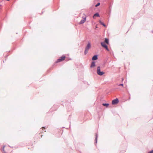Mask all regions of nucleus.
<instances>
[{
    "instance_id": "obj_1",
    "label": "nucleus",
    "mask_w": 153,
    "mask_h": 153,
    "mask_svg": "<svg viewBox=\"0 0 153 153\" xmlns=\"http://www.w3.org/2000/svg\"><path fill=\"white\" fill-rule=\"evenodd\" d=\"M91 47V45L90 43L88 42L85 48V54L86 55L88 53V51Z\"/></svg>"
},
{
    "instance_id": "obj_2",
    "label": "nucleus",
    "mask_w": 153,
    "mask_h": 153,
    "mask_svg": "<svg viewBox=\"0 0 153 153\" xmlns=\"http://www.w3.org/2000/svg\"><path fill=\"white\" fill-rule=\"evenodd\" d=\"M97 74L100 76H102L104 74V72L100 71V66L97 67Z\"/></svg>"
},
{
    "instance_id": "obj_3",
    "label": "nucleus",
    "mask_w": 153,
    "mask_h": 153,
    "mask_svg": "<svg viewBox=\"0 0 153 153\" xmlns=\"http://www.w3.org/2000/svg\"><path fill=\"white\" fill-rule=\"evenodd\" d=\"M9 147L7 146H4L3 148L2 152L3 153H7L9 151Z\"/></svg>"
},
{
    "instance_id": "obj_4",
    "label": "nucleus",
    "mask_w": 153,
    "mask_h": 153,
    "mask_svg": "<svg viewBox=\"0 0 153 153\" xmlns=\"http://www.w3.org/2000/svg\"><path fill=\"white\" fill-rule=\"evenodd\" d=\"M65 56L64 55H63L60 57L59 59H57L56 62L58 63L61 62H62L64 61L65 59Z\"/></svg>"
},
{
    "instance_id": "obj_5",
    "label": "nucleus",
    "mask_w": 153,
    "mask_h": 153,
    "mask_svg": "<svg viewBox=\"0 0 153 153\" xmlns=\"http://www.w3.org/2000/svg\"><path fill=\"white\" fill-rule=\"evenodd\" d=\"M102 46L105 48L108 51V48L107 46L106 45L105 43V42H102L101 43Z\"/></svg>"
},
{
    "instance_id": "obj_6",
    "label": "nucleus",
    "mask_w": 153,
    "mask_h": 153,
    "mask_svg": "<svg viewBox=\"0 0 153 153\" xmlns=\"http://www.w3.org/2000/svg\"><path fill=\"white\" fill-rule=\"evenodd\" d=\"M118 102L119 101L118 99H116L113 100L112 102V104L113 105H115L118 103Z\"/></svg>"
},
{
    "instance_id": "obj_7",
    "label": "nucleus",
    "mask_w": 153,
    "mask_h": 153,
    "mask_svg": "<svg viewBox=\"0 0 153 153\" xmlns=\"http://www.w3.org/2000/svg\"><path fill=\"white\" fill-rule=\"evenodd\" d=\"M83 19L81 20L79 22V24H81L84 23L86 21V17L85 16L84 17H83Z\"/></svg>"
},
{
    "instance_id": "obj_8",
    "label": "nucleus",
    "mask_w": 153,
    "mask_h": 153,
    "mask_svg": "<svg viewBox=\"0 0 153 153\" xmlns=\"http://www.w3.org/2000/svg\"><path fill=\"white\" fill-rule=\"evenodd\" d=\"M97 55H94L92 58V60H96L97 59Z\"/></svg>"
},
{
    "instance_id": "obj_9",
    "label": "nucleus",
    "mask_w": 153,
    "mask_h": 153,
    "mask_svg": "<svg viewBox=\"0 0 153 153\" xmlns=\"http://www.w3.org/2000/svg\"><path fill=\"white\" fill-rule=\"evenodd\" d=\"M95 66V62H93L91 64V68H93Z\"/></svg>"
},
{
    "instance_id": "obj_10",
    "label": "nucleus",
    "mask_w": 153,
    "mask_h": 153,
    "mask_svg": "<svg viewBox=\"0 0 153 153\" xmlns=\"http://www.w3.org/2000/svg\"><path fill=\"white\" fill-rule=\"evenodd\" d=\"M105 42V43H106L108 45L109 44L108 39L107 38H105V42Z\"/></svg>"
},
{
    "instance_id": "obj_11",
    "label": "nucleus",
    "mask_w": 153,
    "mask_h": 153,
    "mask_svg": "<svg viewBox=\"0 0 153 153\" xmlns=\"http://www.w3.org/2000/svg\"><path fill=\"white\" fill-rule=\"evenodd\" d=\"M99 15L98 13H96L94 14L93 16L94 18H95V17H99Z\"/></svg>"
},
{
    "instance_id": "obj_12",
    "label": "nucleus",
    "mask_w": 153,
    "mask_h": 153,
    "mask_svg": "<svg viewBox=\"0 0 153 153\" xmlns=\"http://www.w3.org/2000/svg\"><path fill=\"white\" fill-rule=\"evenodd\" d=\"M102 105H103L105 106L106 108L108 107L109 105V104L108 103H103Z\"/></svg>"
},
{
    "instance_id": "obj_13",
    "label": "nucleus",
    "mask_w": 153,
    "mask_h": 153,
    "mask_svg": "<svg viewBox=\"0 0 153 153\" xmlns=\"http://www.w3.org/2000/svg\"><path fill=\"white\" fill-rule=\"evenodd\" d=\"M100 23L102 25L104 26L105 27V25L102 22H101L100 21Z\"/></svg>"
},
{
    "instance_id": "obj_14",
    "label": "nucleus",
    "mask_w": 153,
    "mask_h": 153,
    "mask_svg": "<svg viewBox=\"0 0 153 153\" xmlns=\"http://www.w3.org/2000/svg\"><path fill=\"white\" fill-rule=\"evenodd\" d=\"M100 3H98L95 5V7H97L99 6V5H100Z\"/></svg>"
},
{
    "instance_id": "obj_15",
    "label": "nucleus",
    "mask_w": 153,
    "mask_h": 153,
    "mask_svg": "<svg viewBox=\"0 0 153 153\" xmlns=\"http://www.w3.org/2000/svg\"><path fill=\"white\" fill-rule=\"evenodd\" d=\"M119 85V86H123H123H124V85H123V84H119V85Z\"/></svg>"
},
{
    "instance_id": "obj_16",
    "label": "nucleus",
    "mask_w": 153,
    "mask_h": 153,
    "mask_svg": "<svg viewBox=\"0 0 153 153\" xmlns=\"http://www.w3.org/2000/svg\"><path fill=\"white\" fill-rule=\"evenodd\" d=\"M149 153H153V150H152L150 152H149Z\"/></svg>"
},
{
    "instance_id": "obj_17",
    "label": "nucleus",
    "mask_w": 153,
    "mask_h": 153,
    "mask_svg": "<svg viewBox=\"0 0 153 153\" xmlns=\"http://www.w3.org/2000/svg\"><path fill=\"white\" fill-rule=\"evenodd\" d=\"M29 144V145H31L32 146H33V144H32L30 143V144Z\"/></svg>"
},
{
    "instance_id": "obj_18",
    "label": "nucleus",
    "mask_w": 153,
    "mask_h": 153,
    "mask_svg": "<svg viewBox=\"0 0 153 153\" xmlns=\"http://www.w3.org/2000/svg\"><path fill=\"white\" fill-rule=\"evenodd\" d=\"M97 137H96V139H95V140H96V141L97 140Z\"/></svg>"
},
{
    "instance_id": "obj_19",
    "label": "nucleus",
    "mask_w": 153,
    "mask_h": 153,
    "mask_svg": "<svg viewBox=\"0 0 153 153\" xmlns=\"http://www.w3.org/2000/svg\"><path fill=\"white\" fill-rule=\"evenodd\" d=\"M42 129H43V128H45V127H42Z\"/></svg>"
},
{
    "instance_id": "obj_20",
    "label": "nucleus",
    "mask_w": 153,
    "mask_h": 153,
    "mask_svg": "<svg viewBox=\"0 0 153 153\" xmlns=\"http://www.w3.org/2000/svg\"><path fill=\"white\" fill-rule=\"evenodd\" d=\"M123 80H124V79H123V78H122V81H123Z\"/></svg>"
},
{
    "instance_id": "obj_21",
    "label": "nucleus",
    "mask_w": 153,
    "mask_h": 153,
    "mask_svg": "<svg viewBox=\"0 0 153 153\" xmlns=\"http://www.w3.org/2000/svg\"><path fill=\"white\" fill-rule=\"evenodd\" d=\"M28 149H30V148H29V147H28Z\"/></svg>"
},
{
    "instance_id": "obj_22",
    "label": "nucleus",
    "mask_w": 153,
    "mask_h": 153,
    "mask_svg": "<svg viewBox=\"0 0 153 153\" xmlns=\"http://www.w3.org/2000/svg\"><path fill=\"white\" fill-rule=\"evenodd\" d=\"M7 1H9L10 0H7Z\"/></svg>"
}]
</instances>
